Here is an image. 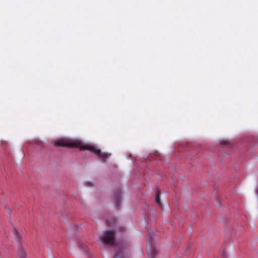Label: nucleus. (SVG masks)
<instances>
[{
    "label": "nucleus",
    "instance_id": "20e7f679",
    "mask_svg": "<svg viewBox=\"0 0 258 258\" xmlns=\"http://www.w3.org/2000/svg\"><path fill=\"white\" fill-rule=\"evenodd\" d=\"M121 197V193L120 191H118L116 193L114 197V202L117 207L119 206L120 203V199Z\"/></svg>",
    "mask_w": 258,
    "mask_h": 258
},
{
    "label": "nucleus",
    "instance_id": "f03ea898",
    "mask_svg": "<svg viewBox=\"0 0 258 258\" xmlns=\"http://www.w3.org/2000/svg\"><path fill=\"white\" fill-rule=\"evenodd\" d=\"M102 240L104 244L113 245L115 244V233L112 230H108L103 234Z\"/></svg>",
    "mask_w": 258,
    "mask_h": 258
},
{
    "label": "nucleus",
    "instance_id": "7ed1b4c3",
    "mask_svg": "<svg viewBox=\"0 0 258 258\" xmlns=\"http://www.w3.org/2000/svg\"><path fill=\"white\" fill-rule=\"evenodd\" d=\"M147 252L150 257H154L157 254V251L155 249L154 246L153 245H150L147 247Z\"/></svg>",
    "mask_w": 258,
    "mask_h": 258
},
{
    "label": "nucleus",
    "instance_id": "6e6552de",
    "mask_svg": "<svg viewBox=\"0 0 258 258\" xmlns=\"http://www.w3.org/2000/svg\"><path fill=\"white\" fill-rule=\"evenodd\" d=\"M87 185L89 186H91L93 185V183H92L91 182H87Z\"/></svg>",
    "mask_w": 258,
    "mask_h": 258
},
{
    "label": "nucleus",
    "instance_id": "0eeeda50",
    "mask_svg": "<svg viewBox=\"0 0 258 258\" xmlns=\"http://www.w3.org/2000/svg\"><path fill=\"white\" fill-rule=\"evenodd\" d=\"M14 234L15 236H16V237L17 239H19L20 238V235H19V233L18 232V231L15 227H14Z\"/></svg>",
    "mask_w": 258,
    "mask_h": 258
},
{
    "label": "nucleus",
    "instance_id": "f257e3e1",
    "mask_svg": "<svg viewBox=\"0 0 258 258\" xmlns=\"http://www.w3.org/2000/svg\"><path fill=\"white\" fill-rule=\"evenodd\" d=\"M54 145L58 147H66L71 148H79L81 150H88L98 155L103 161H105L107 158V155L105 153H102L100 149L95 146L85 144L82 142L71 139H61L54 143Z\"/></svg>",
    "mask_w": 258,
    "mask_h": 258
},
{
    "label": "nucleus",
    "instance_id": "39448f33",
    "mask_svg": "<svg viewBox=\"0 0 258 258\" xmlns=\"http://www.w3.org/2000/svg\"><path fill=\"white\" fill-rule=\"evenodd\" d=\"M161 195V191L160 190H157L155 196V202L159 205H161V202L160 201V197Z\"/></svg>",
    "mask_w": 258,
    "mask_h": 258
},
{
    "label": "nucleus",
    "instance_id": "423d86ee",
    "mask_svg": "<svg viewBox=\"0 0 258 258\" xmlns=\"http://www.w3.org/2000/svg\"><path fill=\"white\" fill-rule=\"evenodd\" d=\"M18 253L19 256L21 258H26V254L23 248H20V249L19 250Z\"/></svg>",
    "mask_w": 258,
    "mask_h": 258
}]
</instances>
